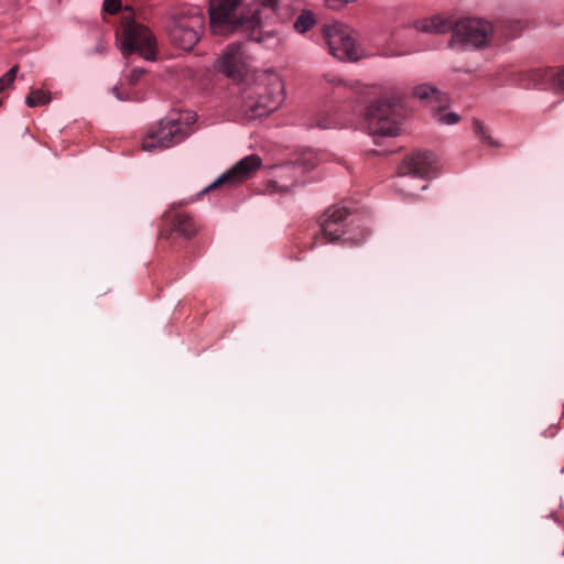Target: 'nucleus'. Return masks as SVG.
<instances>
[{
    "mask_svg": "<svg viewBox=\"0 0 564 564\" xmlns=\"http://www.w3.org/2000/svg\"><path fill=\"white\" fill-rule=\"evenodd\" d=\"M242 0H210V30L215 35H229L235 32L245 34L250 41L261 43L267 47L280 45L281 39L273 32L262 34L257 30V17H249L248 9L240 11Z\"/></svg>",
    "mask_w": 564,
    "mask_h": 564,
    "instance_id": "obj_1",
    "label": "nucleus"
},
{
    "mask_svg": "<svg viewBox=\"0 0 564 564\" xmlns=\"http://www.w3.org/2000/svg\"><path fill=\"white\" fill-rule=\"evenodd\" d=\"M413 28L419 32L443 34L454 29L451 45L458 48H478L487 44L492 25L482 19H465L455 24L441 15L417 20Z\"/></svg>",
    "mask_w": 564,
    "mask_h": 564,
    "instance_id": "obj_2",
    "label": "nucleus"
},
{
    "mask_svg": "<svg viewBox=\"0 0 564 564\" xmlns=\"http://www.w3.org/2000/svg\"><path fill=\"white\" fill-rule=\"evenodd\" d=\"M197 116L193 111H171L155 126L150 128L142 140V149L148 152L162 151L184 141L191 133V127Z\"/></svg>",
    "mask_w": 564,
    "mask_h": 564,
    "instance_id": "obj_3",
    "label": "nucleus"
},
{
    "mask_svg": "<svg viewBox=\"0 0 564 564\" xmlns=\"http://www.w3.org/2000/svg\"><path fill=\"white\" fill-rule=\"evenodd\" d=\"M404 113L400 98H380L373 101L366 112L369 133L382 137L399 135Z\"/></svg>",
    "mask_w": 564,
    "mask_h": 564,
    "instance_id": "obj_4",
    "label": "nucleus"
},
{
    "mask_svg": "<svg viewBox=\"0 0 564 564\" xmlns=\"http://www.w3.org/2000/svg\"><path fill=\"white\" fill-rule=\"evenodd\" d=\"M204 25L205 18L200 8H183L171 19L167 26L169 36L175 46L191 51L199 41Z\"/></svg>",
    "mask_w": 564,
    "mask_h": 564,
    "instance_id": "obj_5",
    "label": "nucleus"
},
{
    "mask_svg": "<svg viewBox=\"0 0 564 564\" xmlns=\"http://www.w3.org/2000/svg\"><path fill=\"white\" fill-rule=\"evenodd\" d=\"M435 169L436 156L433 152L425 150L415 151L402 162L398 187L405 196H415L411 183L419 178L420 185L417 187L421 191H425L427 184L424 183L423 180L431 176L435 172Z\"/></svg>",
    "mask_w": 564,
    "mask_h": 564,
    "instance_id": "obj_6",
    "label": "nucleus"
},
{
    "mask_svg": "<svg viewBox=\"0 0 564 564\" xmlns=\"http://www.w3.org/2000/svg\"><path fill=\"white\" fill-rule=\"evenodd\" d=\"M120 50L124 56L138 53L147 61H154L156 40L148 26L131 20L123 24Z\"/></svg>",
    "mask_w": 564,
    "mask_h": 564,
    "instance_id": "obj_7",
    "label": "nucleus"
},
{
    "mask_svg": "<svg viewBox=\"0 0 564 564\" xmlns=\"http://www.w3.org/2000/svg\"><path fill=\"white\" fill-rule=\"evenodd\" d=\"M323 36L328 46L329 53L339 61H357L359 52L352 30L343 24L334 23L325 25Z\"/></svg>",
    "mask_w": 564,
    "mask_h": 564,
    "instance_id": "obj_8",
    "label": "nucleus"
},
{
    "mask_svg": "<svg viewBox=\"0 0 564 564\" xmlns=\"http://www.w3.org/2000/svg\"><path fill=\"white\" fill-rule=\"evenodd\" d=\"M316 165V154L312 151H307L296 161L276 167L274 180H271L269 185L273 191L286 192L295 184L302 182L303 175L313 170Z\"/></svg>",
    "mask_w": 564,
    "mask_h": 564,
    "instance_id": "obj_9",
    "label": "nucleus"
},
{
    "mask_svg": "<svg viewBox=\"0 0 564 564\" xmlns=\"http://www.w3.org/2000/svg\"><path fill=\"white\" fill-rule=\"evenodd\" d=\"M264 87L259 94L258 100L250 105L251 117H264L275 111L284 101V84L282 79L273 72H268L264 76Z\"/></svg>",
    "mask_w": 564,
    "mask_h": 564,
    "instance_id": "obj_10",
    "label": "nucleus"
},
{
    "mask_svg": "<svg viewBox=\"0 0 564 564\" xmlns=\"http://www.w3.org/2000/svg\"><path fill=\"white\" fill-rule=\"evenodd\" d=\"M261 159L256 154L245 156L239 160L234 166L220 174L210 185L205 187L202 193L209 192L214 188L227 186L228 188L234 187L245 180L251 177V175L260 169Z\"/></svg>",
    "mask_w": 564,
    "mask_h": 564,
    "instance_id": "obj_11",
    "label": "nucleus"
},
{
    "mask_svg": "<svg viewBox=\"0 0 564 564\" xmlns=\"http://www.w3.org/2000/svg\"><path fill=\"white\" fill-rule=\"evenodd\" d=\"M249 61L243 45L236 42L229 44L216 59L215 68L227 77L239 79L248 72Z\"/></svg>",
    "mask_w": 564,
    "mask_h": 564,
    "instance_id": "obj_12",
    "label": "nucleus"
},
{
    "mask_svg": "<svg viewBox=\"0 0 564 564\" xmlns=\"http://www.w3.org/2000/svg\"><path fill=\"white\" fill-rule=\"evenodd\" d=\"M348 215V209L338 205L326 210L322 223V231L328 241H335L347 234L346 219Z\"/></svg>",
    "mask_w": 564,
    "mask_h": 564,
    "instance_id": "obj_13",
    "label": "nucleus"
},
{
    "mask_svg": "<svg viewBox=\"0 0 564 564\" xmlns=\"http://www.w3.org/2000/svg\"><path fill=\"white\" fill-rule=\"evenodd\" d=\"M279 8V0H257L252 7L248 8L249 17H257V30H261L262 34L273 32L278 35L276 31L263 30L264 21L273 18Z\"/></svg>",
    "mask_w": 564,
    "mask_h": 564,
    "instance_id": "obj_14",
    "label": "nucleus"
},
{
    "mask_svg": "<svg viewBox=\"0 0 564 564\" xmlns=\"http://www.w3.org/2000/svg\"><path fill=\"white\" fill-rule=\"evenodd\" d=\"M165 220L171 223L172 230L184 238H191L197 232V225L192 216L186 213H167Z\"/></svg>",
    "mask_w": 564,
    "mask_h": 564,
    "instance_id": "obj_15",
    "label": "nucleus"
},
{
    "mask_svg": "<svg viewBox=\"0 0 564 564\" xmlns=\"http://www.w3.org/2000/svg\"><path fill=\"white\" fill-rule=\"evenodd\" d=\"M413 95L427 105H435L437 109H445L449 105L448 96L429 84L416 86L413 89Z\"/></svg>",
    "mask_w": 564,
    "mask_h": 564,
    "instance_id": "obj_16",
    "label": "nucleus"
},
{
    "mask_svg": "<svg viewBox=\"0 0 564 564\" xmlns=\"http://www.w3.org/2000/svg\"><path fill=\"white\" fill-rule=\"evenodd\" d=\"M541 75L545 80V89L564 93V67L558 69L545 68Z\"/></svg>",
    "mask_w": 564,
    "mask_h": 564,
    "instance_id": "obj_17",
    "label": "nucleus"
},
{
    "mask_svg": "<svg viewBox=\"0 0 564 564\" xmlns=\"http://www.w3.org/2000/svg\"><path fill=\"white\" fill-rule=\"evenodd\" d=\"M315 22H316V20H315L314 13L310 10H306V11H303L295 20L294 29L299 33H305L306 31H308L310 29L313 28Z\"/></svg>",
    "mask_w": 564,
    "mask_h": 564,
    "instance_id": "obj_18",
    "label": "nucleus"
},
{
    "mask_svg": "<svg viewBox=\"0 0 564 564\" xmlns=\"http://www.w3.org/2000/svg\"><path fill=\"white\" fill-rule=\"evenodd\" d=\"M51 97L50 94L43 90H32L25 98V104L29 107H37L41 105H45L50 101Z\"/></svg>",
    "mask_w": 564,
    "mask_h": 564,
    "instance_id": "obj_19",
    "label": "nucleus"
},
{
    "mask_svg": "<svg viewBox=\"0 0 564 564\" xmlns=\"http://www.w3.org/2000/svg\"><path fill=\"white\" fill-rule=\"evenodd\" d=\"M18 70H19V66L14 65L4 75H2L0 77V93L6 90L8 87H10L13 84L15 76L18 74Z\"/></svg>",
    "mask_w": 564,
    "mask_h": 564,
    "instance_id": "obj_20",
    "label": "nucleus"
},
{
    "mask_svg": "<svg viewBox=\"0 0 564 564\" xmlns=\"http://www.w3.org/2000/svg\"><path fill=\"white\" fill-rule=\"evenodd\" d=\"M474 132L478 135L484 142H487L491 147H496V142L491 139L489 134H487L485 126L479 121L475 120L473 124Z\"/></svg>",
    "mask_w": 564,
    "mask_h": 564,
    "instance_id": "obj_21",
    "label": "nucleus"
},
{
    "mask_svg": "<svg viewBox=\"0 0 564 564\" xmlns=\"http://www.w3.org/2000/svg\"><path fill=\"white\" fill-rule=\"evenodd\" d=\"M104 11L115 14L120 11L121 9V1L120 0H105L102 4Z\"/></svg>",
    "mask_w": 564,
    "mask_h": 564,
    "instance_id": "obj_22",
    "label": "nucleus"
},
{
    "mask_svg": "<svg viewBox=\"0 0 564 564\" xmlns=\"http://www.w3.org/2000/svg\"><path fill=\"white\" fill-rule=\"evenodd\" d=\"M315 126L321 129H332L338 128L340 123L334 118H318Z\"/></svg>",
    "mask_w": 564,
    "mask_h": 564,
    "instance_id": "obj_23",
    "label": "nucleus"
},
{
    "mask_svg": "<svg viewBox=\"0 0 564 564\" xmlns=\"http://www.w3.org/2000/svg\"><path fill=\"white\" fill-rule=\"evenodd\" d=\"M436 120L444 124H455L459 121V116L455 112H448L445 115H437Z\"/></svg>",
    "mask_w": 564,
    "mask_h": 564,
    "instance_id": "obj_24",
    "label": "nucleus"
},
{
    "mask_svg": "<svg viewBox=\"0 0 564 564\" xmlns=\"http://www.w3.org/2000/svg\"><path fill=\"white\" fill-rule=\"evenodd\" d=\"M355 0H324L325 6L333 10H340Z\"/></svg>",
    "mask_w": 564,
    "mask_h": 564,
    "instance_id": "obj_25",
    "label": "nucleus"
},
{
    "mask_svg": "<svg viewBox=\"0 0 564 564\" xmlns=\"http://www.w3.org/2000/svg\"><path fill=\"white\" fill-rule=\"evenodd\" d=\"M144 70L142 68H133L128 77V80L131 85H135L140 78L143 76Z\"/></svg>",
    "mask_w": 564,
    "mask_h": 564,
    "instance_id": "obj_26",
    "label": "nucleus"
},
{
    "mask_svg": "<svg viewBox=\"0 0 564 564\" xmlns=\"http://www.w3.org/2000/svg\"><path fill=\"white\" fill-rule=\"evenodd\" d=\"M368 232L366 230H362L359 238H354L352 236H348L345 238L347 241H351L352 243H359L364 241L367 237Z\"/></svg>",
    "mask_w": 564,
    "mask_h": 564,
    "instance_id": "obj_27",
    "label": "nucleus"
},
{
    "mask_svg": "<svg viewBox=\"0 0 564 564\" xmlns=\"http://www.w3.org/2000/svg\"><path fill=\"white\" fill-rule=\"evenodd\" d=\"M325 79L330 83L332 85H341L344 84V80L339 77L332 76V75H325Z\"/></svg>",
    "mask_w": 564,
    "mask_h": 564,
    "instance_id": "obj_28",
    "label": "nucleus"
},
{
    "mask_svg": "<svg viewBox=\"0 0 564 564\" xmlns=\"http://www.w3.org/2000/svg\"><path fill=\"white\" fill-rule=\"evenodd\" d=\"M126 11H129V14H128V15H124V18H123V19H124L123 24H126L128 21H131V20H132V19H131V14H132V12L129 10V8H126Z\"/></svg>",
    "mask_w": 564,
    "mask_h": 564,
    "instance_id": "obj_29",
    "label": "nucleus"
},
{
    "mask_svg": "<svg viewBox=\"0 0 564 564\" xmlns=\"http://www.w3.org/2000/svg\"><path fill=\"white\" fill-rule=\"evenodd\" d=\"M113 91L116 93V96H117V98H118V99H120V100H123V99H124L123 97H121V96L119 95V93H118V88H117V87H115V88H113Z\"/></svg>",
    "mask_w": 564,
    "mask_h": 564,
    "instance_id": "obj_30",
    "label": "nucleus"
}]
</instances>
